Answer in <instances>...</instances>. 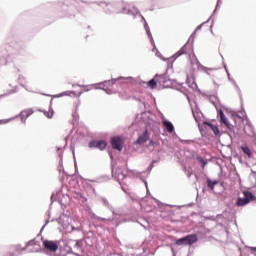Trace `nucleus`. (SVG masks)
Segmentation results:
<instances>
[{"label": "nucleus", "instance_id": "obj_1", "mask_svg": "<svg viewBox=\"0 0 256 256\" xmlns=\"http://www.w3.org/2000/svg\"><path fill=\"white\" fill-rule=\"evenodd\" d=\"M251 201H255V196L253 193H244L243 197H238L236 201L237 207H245V205H249Z\"/></svg>", "mask_w": 256, "mask_h": 256}, {"label": "nucleus", "instance_id": "obj_2", "mask_svg": "<svg viewBox=\"0 0 256 256\" xmlns=\"http://www.w3.org/2000/svg\"><path fill=\"white\" fill-rule=\"evenodd\" d=\"M85 91H89V89L85 86L73 85V89L66 91L65 95L68 97H79L82 93H85Z\"/></svg>", "mask_w": 256, "mask_h": 256}, {"label": "nucleus", "instance_id": "obj_3", "mask_svg": "<svg viewBox=\"0 0 256 256\" xmlns=\"http://www.w3.org/2000/svg\"><path fill=\"white\" fill-rule=\"evenodd\" d=\"M197 241H199L197 234H190L176 240V245H193V243H197Z\"/></svg>", "mask_w": 256, "mask_h": 256}, {"label": "nucleus", "instance_id": "obj_4", "mask_svg": "<svg viewBox=\"0 0 256 256\" xmlns=\"http://www.w3.org/2000/svg\"><path fill=\"white\" fill-rule=\"evenodd\" d=\"M43 247L51 253H56L57 249H59V241L44 240Z\"/></svg>", "mask_w": 256, "mask_h": 256}, {"label": "nucleus", "instance_id": "obj_5", "mask_svg": "<svg viewBox=\"0 0 256 256\" xmlns=\"http://www.w3.org/2000/svg\"><path fill=\"white\" fill-rule=\"evenodd\" d=\"M89 147L100 149V151H105V149H107V142L103 140H100V141L93 140L89 143Z\"/></svg>", "mask_w": 256, "mask_h": 256}, {"label": "nucleus", "instance_id": "obj_6", "mask_svg": "<svg viewBox=\"0 0 256 256\" xmlns=\"http://www.w3.org/2000/svg\"><path fill=\"white\" fill-rule=\"evenodd\" d=\"M111 145L116 151H123V139H121V137L112 138Z\"/></svg>", "mask_w": 256, "mask_h": 256}, {"label": "nucleus", "instance_id": "obj_7", "mask_svg": "<svg viewBox=\"0 0 256 256\" xmlns=\"http://www.w3.org/2000/svg\"><path fill=\"white\" fill-rule=\"evenodd\" d=\"M193 53V46L191 44H185L177 53V57H181V55H191Z\"/></svg>", "mask_w": 256, "mask_h": 256}, {"label": "nucleus", "instance_id": "obj_8", "mask_svg": "<svg viewBox=\"0 0 256 256\" xmlns=\"http://www.w3.org/2000/svg\"><path fill=\"white\" fill-rule=\"evenodd\" d=\"M157 83H165V76H156L148 82V87H150V89H155Z\"/></svg>", "mask_w": 256, "mask_h": 256}, {"label": "nucleus", "instance_id": "obj_9", "mask_svg": "<svg viewBox=\"0 0 256 256\" xmlns=\"http://www.w3.org/2000/svg\"><path fill=\"white\" fill-rule=\"evenodd\" d=\"M147 141H149V131L145 130L144 133L138 137L136 143L138 145H143V143H147Z\"/></svg>", "mask_w": 256, "mask_h": 256}, {"label": "nucleus", "instance_id": "obj_10", "mask_svg": "<svg viewBox=\"0 0 256 256\" xmlns=\"http://www.w3.org/2000/svg\"><path fill=\"white\" fill-rule=\"evenodd\" d=\"M220 115V123H223L226 127L229 129H232L233 125L229 124V120H227V117L225 116V113H223V110L219 111Z\"/></svg>", "mask_w": 256, "mask_h": 256}, {"label": "nucleus", "instance_id": "obj_11", "mask_svg": "<svg viewBox=\"0 0 256 256\" xmlns=\"http://www.w3.org/2000/svg\"><path fill=\"white\" fill-rule=\"evenodd\" d=\"M162 123L168 133H173L175 131V127L170 121L164 120Z\"/></svg>", "mask_w": 256, "mask_h": 256}, {"label": "nucleus", "instance_id": "obj_12", "mask_svg": "<svg viewBox=\"0 0 256 256\" xmlns=\"http://www.w3.org/2000/svg\"><path fill=\"white\" fill-rule=\"evenodd\" d=\"M204 125H207V127L213 131L214 135H219V128L215 124H212L211 122H204Z\"/></svg>", "mask_w": 256, "mask_h": 256}, {"label": "nucleus", "instance_id": "obj_13", "mask_svg": "<svg viewBox=\"0 0 256 256\" xmlns=\"http://www.w3.org/2000/svg\"><path fill=\"white\" fill-rule=\"evenodd\" d=\"M32 113H33L32 109H27L20 113V117H21V119H28V117H31Z\"/></svg>", "mask_w": 256, "mask_h": 256}, {"label": "nucleus", "instance_id": "obj_14", "mask_svg": "<svg viewBox=\"0 0 256 256\" xmlns=\"http://www.w3.org/2000/svg\"><path fill=\"white\" fill-rule=\"evenodd\" d=\"M120 9H122V13H129V11L131 10V5L121 3L120 4Z\"/></svg>", "mask_w": 256, "mask_h": 256}, {"label": "nucleus", "instance_id": "obj_15", "mask_svg": "<svg viewBox=\"0 0 256 256\" xmlns=\"http://www.w3.org/2000/svg\"><path fill=\"white\" fill-rule=\"evenodd\" d=\"M207 185H208L209 189H211V191H213V189L215 188V185H219V181H217V180L212 181V180L208 179Z\"/></svg>", "mask_w": 256, "mask_h": 256}, {"label": "nucleus", "instance_id": "obj_16", "mask_svg": "<svg viewBox=\"0 0 256 256\" xmlns=\"http://www.w3.org/2000/svg\"><path fill=\"white\" fill-rule=\"evenodd\" d=\"M241 149L243 153H245V155H247V157L251 159V149H249L248 146H242Z\"/></svg>", "mask_w": 256, "mask_h": 256}, {"label": "nucleus", "instance_id": "obj_17", "mask_svg": "<svg viewBox=\"0 0 256 256\" xmlns=\"http://www.w3.org/2000/svg\"><path fill=\"white\" fill-rule=\"evenodd\" d=\"M13 119H1L0 120V125H7V123H9L10 121H12Z\"/></svg>", "mask_w": 256, "mask_h": 256}, {"label": "nucleus", "instance_id": "obj_18", "mask_svg": "<svg viewBox=\"0 0 256 256\" xmlns=\"http://www.w3.org/2000/svg\"><path fill=\"white\" fill-rule=\"evenodd\" d=\"M201 69H202V71H203L204 73H206L207 75H209V72H210V71H213L212 68H207V67H202Z\"/></svg>", "mask_w": 256, "mask_h": 256}, {"label": "nucleus", "instance_id": "obj_19", "mask_svg": "<svg viewBox=\"0 0 256 256\" xmlns=\"http://www.w3.org/2000/svg\"><path fill=\"white\" fill-rule=\"evenodd\" d=\"M69 185H74V187H77V180L71 179V180L69 181Z\"/></svg>", "mask_w": 256, "mask_h": 256}, {"label": "nucleus", "instance_id": "obj_20", "mask_svg": "<svg viewBox=\"0 0 256 256\" xmlns=\"http://www.w3.org/2000/svg\"><path fill=\"white\" fill-rule=\"evenodd\" d=\"M200 163H202V167H205L207 165V162L205 160L200 158Z\"/></svg>", "mask_w": 256, "mask_h": 256}, {"label": "nucleus", "instance_id": "obj_21", "mask_svg": "<svg viewBox=\"0 0 256 256\" xmlns=\"http://www.w3.org/2000/svg\"><path fill=\"white\" fill-rule=\"evenodd\" d=\"M31 245H35V241H33V240H32V241H29L28 244H27V246L29 247V246H31Z\"/></svg>", "mask_w": 256, "mask_h": 256}, {"label": "nucleus", "instance_id": "obj_22", "mask_svg": "<svg viewBox=\"0 0 256 256\" xmlns=\"http://www.w3.org/2000/svg\"><path fill=\"white\" fill-rule=\"evenodd\" d=\"M149 146H150V147H151V146H155V141L150 140V142H149Z\"/></svg>", "mask_w": 256, "mask_h": 256}, {"label": "nucleus", "instance_id": "obj_23", "mask_svg": "<svg viewBox=\"0 0 256 256\" xmlns=\"http://www.w3.org/2000/svg\"><path fill=\"white\" fill-rule=\"evenodd\" d=\"M68 192H69V193H76L75 190H71V186L68 187Z\"/></svg>", "mask_w": 256, "mask_h": 256}, {"label": "nucleus", "instance_id": "obj_24", "mask_svg": "<svg viewBox=\"0 0 256 256\" xmlns=\"http://www.w3.org/2000/svg\"><path fill=\"white\" fill-rule=\"evenodd\" d=\"M47 117L48 119H51V117H53V112L48 113Z\"/></svg>", "mask_w": 256, "mask_h": 256}, {"label": "nucleus", "instance_id": "obj_25", "mask_svg": "<svg viewBox=\"0 0 256 256\" xmlns=\"http://www.w3.org/2000/svg\"><path fill=\"white\" fill-rule=\"evenodd\" d=\"M60 163L63 165V154H60Z\"/></svg>", "mask_w": 256, "mask_h": 256}, {"label": "nucleus", "instance_id": "obj_26", "mask_svg": "<svg viewBox=\"0 0 256 256\" xmlns=\"http://www.w3.org/2000/svg\"><path fill=\"white\" fill-rule=\"evenodd\" d=\"M249 250L255 252L256 251V247H250Z\"/></svg>", "mask_w": 256, "mask_h": 256}, {"label": "nucleus", "instance_id": "obj_27", "mask_svg": "<svg viewBox=\"0 0 256 256\" xmlns=\"http://www.w3.org/2000/svg\"><path fill=\"white\" fill-rule=\"evenodd\" d=\"M62 167H63V166H60V167L58 168V169H59V171H61Z\"/></svg>", "mask_w": 256, "mask_h": 256}, {"label": "nucleus", "instance_id": "obj_28", "mask_svg": "<svg viewBox=\"0 0 256 256\" xmlns=\"http://www.w3.org/2000/svg\"><path fill=\"white\" fill-rule=\"evenodd\" d=\"M66 229H67V231H69V225H68V226H66Z\"/></svg>", "mask_w": 256, "mask_h": 256}, {"label": "nucleus", "instance_id": "obj_29", "mask_svg": "<svg viewBox=\"0 0 256 256\" xmlns=\"http://www.w3.org/2000/svg\"><path fill=\"white\" fill-rule=\"evenodd\" d=\"M73 229H74L73 226H71V231H73Z\"/></svg>", "mask_w": 256, "mask_h": 256}, {"label": "nucleus", "instance_id": "obj_30", "mask_svg": "<svg viewBox=\"0 0 256 256\" xmlns=\"http://www.w3.org/2000/svg\"><path fill=\"white\" fill-rule=\"evenodd\" d=\"M244 193H249V191H245Z\"/></svg>", "mask_w": 256, "mask_h": 256}]
</instances>
